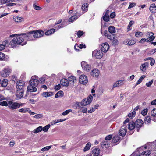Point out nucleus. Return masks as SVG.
Masks as SVG:
<instances>
[{"label": "nucleus", "mask_w": 156, "mask_h": 156, "mask_svg": "<svg viewBox=\"0 0 156 156\" xmlns=\"http://www.w3.org/2000/svg\"><path fill=\"white\" fill-rule=\"evenodd\" d=\"M22 103H19L17 102H13L12 101H9V108L11 110H14L18 108L20 106H22Z\"/></svg>", "instance_id": "f03ea898"}, {"label": "nucleus", "mask_w": 156, "mask_h": 156, "mask_svg": "<svg viewBox=\"0 0 156 156\" xmlns=\"http://www.w3.org/2000/svg\"><path fill=\"white\" fill-rule=\"evenodd\" d=\"M61 88V86L60 84H59L58 85H56L55 87V90L57 91L60 89Z\"/></svg>", "instance_id": "69168bd1"}, {"label": "nucleus", "mask_w": 156, "mask_h": 156, "mask_svg": "<svg viewBox=\"0 0 156 156\" xmlns=\"http://www.w3.org/2000/svg\"><path fill=\"white\" fill-rule=\"evenodd\" d=\"M66 120V119H59L57 120H55V122L54 123V124H55L57 123H59L60 122H62L65 121Z\"/></svg>", "instance_id": "bf43d9fd"}, {"label": "nucleus", "mask_w": 156, "mask_h": 156, "mask_svg": "<svg viewBox=\"0 0 156 156\" xmlns=\"http://www.w3.org/2000/svg\"><path fill=\"white\" fill-rule=\"evenodd\" d=\"M8 41L7 40L4 41H3L2 45H4L5 48V47L8 46Z\"/></svg>", "instance_id": "0e129e2a"}, {"label": "nucleus", "mask_w": 156, "mask_h": 156, "mask_svg": "<svg viewBox=\"0 0 156 156\" xmlns=\"http://www.w3.org/2000/svg\"><path fill=\"white\" fill-rule=\"evenodd\" d=\"M43 117L42 114H39L35 115L34 116V118L36 119L41 118Z\"/></svg>", "instance_id": "e2e57ef3"}, {"label": "nucleus", "mask_w": 156, "mask_h": 156, "mask_svg": "<svg viewBox=\"0 0 156 156\" xmlns=\"http://www.w3.org/2000/svg\"><path fill=\"white\" fill-rule=\"evenodd\" d=\"M88 6V5L87 3H84L82 5L81 9L83 11L86 12L87 10Z\"/></svg>", "instance_id": "58836bf2"}, {"label": "nucleus", "mask_w": 156, "mask_h": 156, "mask_svg": "<svg viewBox=\"0 0 156 156\" xmlns=\"http://www.w3.org/2000/svg\"><path fill=\"white\" fill-rule=\"evenodd\" d=\"M103 55V53L100 50H95L92 52L93 57L97 59L101 58Z\"/></svg>", "instance_id": "6e6552de"}, {"label": "nucleus", "mask_w": 156, "mask_h": 156, "mask_svg": "<svg viewBox=\"0 0 156 156\" xmlns=\"http://www.w3.org/2000/svg\"><path fill=\"white\" fill-rule=\"evenodd\" d=\"M52 92H44L43 93L42 95L44 97H50L53 95Z\"/></svg>", "instance_id": "72a5a7b5"}, {"label": "nucleus", "mask_w": 156, "mask_h": 156, "mask_svg": "<svg viewBox=\"0 0 156 156\" xmlns=\"http://www.w3.org/2000/svg\"><path fill=\"white\" fill-rule=\"evenodd\" d=\"M93 97L90 95L86 98L84 99L81 102V104L83 106H86L90 104L92 101Z\"/></svg>", "instance_id": "39448f33"}, {"label": "nucleus", "mask_w": 156, "mask_h": 156, "mask_svg": "<svg viewBox=\"0 0 156 156\" xmlns=\"http://www.w3.org/2000/svg\"><path fill=\"white\" fill-rule=\"evenodd\" d=\"M151 120V118L150 116H148L146 117L144 119L145 123L146 124H148Z\"/></svg>", "instance_id": "4c0bfd02"}, {"label": "nucleus", "mask_w": 156, "mask_h": 156, "mask_svg": "<svg viewBox=\"0 0 156 156\" xmlns=\"http://www.w3.org/2000/svg\"><path fill=\"white\" fill-rule=\"evenodd\" d=\"M153 80H152L148 83H146V85L148 87H150L151 84L153 83Z\"/></svg>", "instance_id": "4d7b16f0"}, {"label": "nucleus", "mask_w": 156, "mask_h": 156, "mask_svg": "<svg viewBox=\"0 0 156 156\" xmlns=\"http://www.w3.org/2000/svg\"><path fill=\"white\" fill-rule=\"evenodd\" d=\"M147 112V109H144L141 111V113L144 116L146 115Z\"/></svg>", "instance_id": "052dcab7"}, {"label": "nucleus", "mask_w": 156, "mask_h": 156, "mask_svg": "<svg viewBox=\"0 0 156 156\" xmlns=\"http://www.w3.org/2000/svg\"><path fill=\"white\" fill-rule=\"evenodd\" d=\"M91 146V144L90 143L88 142V143L86 145L85 147L83 149V151L84 152H85L87 150H89Z\"/></svg>", "instance_id": "c9c22d12"}, {"label": "nucleus", "mask_w": 156, "mask_h": 156, "mask_svg": "<svg viewBox=\"0 0 156 156\" xmlns=\"http://www.w3.org/2000/svg\"><path fill=\"white\" fill-rule=\"evenodd\" d=\"M143 147H141L137 148L136 150V152L138 151L139 154L136 155V156H149L151 154V151H147L142 152Z\"/></svg>", "instance_id": "7ed1b4c3"}, {"label": "nucleus", "mask_w": 156, "mask_h": 156, "mask_svg": "<svg viewBox=\"0 0 156 156\" xmlns=\"http://www.w3.org/2000/svg\"><path fill=\"white\" fill-rule=\"evenodd\" d=\"M147 39H146L144 38H142L139 41V43H144L145 41L147 42Z\"/></svg>", "instance_id": "338daca9"}, {"label": "nucleus", "mask_w": 156, "mask_h": 156, "mask_svg": "<svg viewBox=\"0 0 156 156\" xmlns=\"http://www.w3.org/2000/svg\"><path fill=\"white\" fill-rule=\"evenodd\" d=\"M109 48V45L107 42L102 44L101 47V51L105 53L106 52L108 51Z\"/></svg>", "instance_id": "ddd939ff"}, {"label": "nucleus", "mask_w": 156, "mask_h": 156, "mask_svg": "<svg viewBox=\"0 0 156 156\" xmlns=\"http://www.w3.org/2000/svg\"><path fill=\"white\" fill-rule=\"evenodd\" d=\"M55 29L54 28H52L46 32L45 34L46 35H51L54 33L55 32Z\"/></svg>", "instance_id": "cd10ccee"}, {"label": "nucleus", "mask_w": 156, "mask_h": 156, "mask_svg": "<svg viewBox=\"0 0 156 156\" xmlns=\"http://www.w3.org/2000/svg\"><path fill=\"white\" fill-rule=\"evenodd\" d=\"M149 10L152 13H155L156 12V6L155 4H152L151 5Z\"/></svg>", "instance_id": "393cba45"}, {"label": "nucleus", "mask_w": 156, "mask_h": 156, "mask_svg": "<svg viewBox=\"0 0 156 156\" xmlns=\"http://www.w3.org/2000/svg\"><path fill=\"white\" fill-rule=\"evenodd\" d=\"M91 75L93 77H98L99 75L98 70L97 69H93L91 72Z\"/></svg>", "instance_id": "412c9836"}, {"label": "nucleus", "mask_w": 156, "mask_h": 156, "mask_svg": "<svg viewBox=\"0 0 156 156\" xmlns=\"http://www.w3.org/2000/svg\"><path fill=\"white\" fill-rule=\"evenodd\" d=\"M8 83V80L6 79L3 80L2 82L1 86L3 87L7 86Z\"/></svg>", "instance_id": "2f4dec72"}, {"label": "nucleus", "mask_w": 156, "mask_h": 156, "mask_svg": "<svg viewBox=\"0 0 156 156\" xmlns=\"http://www.w3.org/2000/svg\"><path fill=\"white\" fill-rule=\"evenodd\" d=\"M108 31L111 34L115 33V28L114 26H110L108 27Z\"/></svg>", "instance_id": "c756f323"}, {"label": "nucleus", "mask_w": 156, "mask_h": 156, "mask_svg": "<svg viewBox=\"0 0 156 156\" xmlns=\"http://www.w3.org/2000/svg\"><path fill=\"white\" fill-rule=\"evenodd\" d=\"M72 111V110L71 109H69L65 111L62 114L63 115H66L68 114L69 112H71Z\"/></svg>", "instance_id": "603ef678"}, {"label": "nucleus", "mask_w": 156, "mask_h": 156, "mask_svg": "<svg viewBox=\"0 0 156 156\" xmlns=\"http://www.w3.org/2000/svg\"><path fill=\"white\" fill-rule=\"evenodd\" d=\"M120 140V137L118 135L115 136L113 138L112 142L115 143L118 142Z\"/></svg>", "instance_id": "c85d7f7f"}, {"label": "nucleus", "mask_w": 156, "mask_h": 156, "mask_svg": "<svg viewBox=\"0 0 156 156\" xmlns=\"http://www.w3.org/2000/svg\"><path fill=\"white\" fill-rule=\"evenodd\" d=\"M136 42V41L134 40L129 39H126L123 41L124 44L129 46L134 44Z\"/></svg>", "instance_id": "dca6fc26"}, {"label": "nucleus", "mask_w": 156, "mask_h": 156, "mask_svg": "<svg viewBox=\"0 0 156 156\" xmlns=\"http://www.w3.org/2000/svg\"><path fill=\"white\" fill-rule=\"evenodd\" d=\"M151 115L152 116H156V109H154L151 111Z\"/></svg>", "instance_id": "6e6d98bb"}, {"label": "nucleus", "mask_w": 156, "mask_h": 156, "mask_svg": "<svg viewBox=\"0 0 156 156\" xmlns=\"http://www.w3.org/2000/svg\"><path fill=\"white\" fill-rule=\"evenodd\" d=\"M79 80L80 83L83 84H85L88 82L87 77L84 75H81L79 78Z\"/></svg>", "instance_id": "9b49d317"}, {"label": "nucleus", "mask_w": 156, "mask_h": 156, "mask_svg": "<svg viewBox=\"0 0 156 156\" xmlns=\"http://www.w3.org/2000/svg\"><path fill=\"white\" fill-rule=\"evenodd\" d=\"M5 58V55L4 53L0 52V60H3Z\"/></svg>", "instance_id": "864d4df0"}, {"label": "nucleus", "mask_w": 156, "mask_h": 156, "mask_svg": "<svg viewBox=\"0 0 156 156\" xmlns=\"http://www.w3.org/2000/svg\"><path fill=\"white\" fill-rule=\"evenodd\" d=\"M143 35V33L141 32L138 31L136 32L135 36L136 37H141Z\"/></svg>", "instance_id": "de8ad7c7"}, {"label": "nucleus", "mask_w": 156, "mask_h": 156, "mask_svg": "<svg viewBox=\"0 0 156 156\" xmlns=\"http://www.w3.org/2000/svg\"><path fill=\"white\" fill-rule=\"evenodd\" d=\"M75 15L70 17L69 19V21L70 22H73L74 21L76 20L80 16L81 14L83 13L82 12L81 14L80 11L78 12V9L75 11Z\"/></svg>", "instance_id": "0eeeda50"}, {"label": "nucleus", "mask_w": 156, "mask_h": 156, "mask_svg": "<svg viewBox=\"0 0 156 156\" xmlns=\"http://www.w3.org/2000/svg\"><path fill=\"white\" fill-rule=\"evenodd\" d=\"M22 18L20 17L15 16L13 17L14 20L17 22H20L21 21Z\"/></svg>", "instance_id": "79ce46f5"}, {"label": "nucleus", "mask_w": 156, "mask_h": 156, "mask_svg": "<svg viewBox=\"0 0 156 156\" xmlns=\"http://www.w3.org/2000/svg\"><path fill=\"white\" fill-rule=\"evenodd\" d=\"M51 125L50 124H48L44 127H42V130L44 132H47L50 128Z\"/></svg>", "instance_id": "37998d69"}, {"label": "nucleus", "mask_w": 156, "mask_h": 156, "mask_svg": "<svg viewBox=\"0 0 156 156\" xmlns=\"http://www.w3.org/2000/svg\"><path fill=\"white\" fill-rule=\"evenodd\" d=\"M64 27V26L62 24H61L59 25L55 26V28H56V29L58 30Z\"/></svg>", "instance_id": "13d9d810"}, {"label": "nucleus", "mask_w": 156, "mask_h": 156, "mask_svg": "<svg viewBox=\"0 0 156 156\" xmlns=\"http://www.w3.org/2000/svg\"><path fill=\"white\" fill-rule=\"evenodd\" d=\"M123 84L124 83H123V80H121L117 81L113 85V88L120 86Z\"/></svg>", "instance_id": "b1692460"}, {"label": "nucleus", "mask_w": 156, "mask_h": 156, "mask_svg": "<svg viewBox=\"0 0 156 156\" xmlns=\"http://www.w3.org/2000/svg\"><path fill=\"white\" fill-rule=\"evenodd\" d=\"M83 34V32L82 31H79L77 33V34L78 37H80Z\"/></svg>", "instance_id": "680f3d73"}, {"label": "nucleus", "mask_w": 156, "mask_h": 156, "mask_svg": "<svg viewBox=\"0 0 156 156\" xmlns=\"http://www.w3.org/2000/svg\"><path fill=\"white\" fill-rule=\"evenodd\" d=\"M127 130L125 125L122 126L119 131V134L122 136H124L126 133Z\"/></svg>", "instance_id": "a211bd4d"}, {"label": "nucleus", "mask_w": 156, "mask_h": 156, "mask_svg": "<svg viewBox=\"0 0 156 156\" xmlns=\"http://www.w3.org/2000/svg\"><path fill=\"white\" fill-rule=\"evenodd\" d=\"M42 126H40L37 128L35 129L32 132L36 134L41 132L42 130Z\"/></svg>", "instance_id": "7c9ffc66"}, {"label": "nucleus", "mask_w": 156, "mask_h": 156, "mask_svg": "<svg viewBox=\"0 0 156 156\" xmlns=\"http://www.w3.org/2000/svg\"><path fill=\"white\" fill-rule=\"evenodd\" d=\"M24 84V81L22 80L17 81L16 84L17 89H23Z\"/></svg>", "instance_id": "aec40b11"}, {"label": "nucleus", "mask_w": 156, "mask_h": 156, "mask_svg": "<svg viewBox=\"0 0 156 156\" xmlns=\"http://www.w3.org/2000/svg\"><path fill=\"white\" fill-rule=\"evenodd\" d=\"M24 90L23 89H17L16 92V95L19 98H21L23 96Z\"/></svg>", "instance_id": "f3484780"}, {"label": "nucleus", "mask_w": 156, "mask_h": 156, "mask_svg": "<svg viewBox=\"0 0 156 156\" xmlns=\"http://www.w3.org/2000/svg\"><path fill=\"white\" fill-rule=\"evenodd\" d=\"M92 153L94 156H98L100 153V150L97 148L94 149L92 151Z\"/></svg>", "instance_id": "a878e982"}, {"label": "nucleus", "mask_w": 156, "mask_h": 156, "mask_svg": "<svg viewBox=\"0 0 156 156\" xmlns=\"http://www.w3.org/2000/svg\"><path fill=\"white\" fill-rule=\"evenodd\" d=\"M0 105L2 106H9V102L7 103L6 101H3L0 102Z\"/></svg>", "instance_id": "a18cd8bd"}, {"label": "nucleus", "mask_w": 156, "mask_h": 156, "mask_svg": "<svg viewBox=\"0 0 156 156\" xmlns=\"http://www.w3.org/2000/svg\"><path fill=\"white\" fill-rule=\"evenodd\" d=\"M60 83L63 86H67L69 84L68 80L66 79H62L60 81Z\"/></svg>", "instance_id": "5701e85b"}, {"label": "nucleus", "mask_w": 156, "mask_h": 156, "mask_svg": "<svg viewBox=\"0 0 156 156\" xmlns=\"http://www.w3.org/2000/svg\"><path fill=\"white\" fill-rule=\"evenodd\" d=\"M29 85L27 87V91L30 92H35L37 91V89L36 87L34 85L29 84Z\"/></svg>", "instance_id": "6ab92c4d"}, {"label": "nucleus", "mask_w": 156, "mask_h": 156, "mask_svg": "<svg viewBox=\"0 0 156 156\" xmlns=\"http://www.w3.org/2000/svg\"><path fill=\"white\" fill-rule=\"evenodd\" d=\"M81 66L83 69L86 72H89L91 69V65L88 64L86 62H82Z\"/></svg>", "instance_id": "423d86ee"}, {"label": "nucleus", "mask_w": 156, "mask_h": 156, "mask_svg": "<svg viewBox=\"0 0 156 156\" xmlns=\"http://www.w3.org/2000/svg\"><path fill=\"white\" fill-rule=\"evenodd\" d=\"M33 7L34 9L37 10H39L41 9V8L38 6H37L35 4H33Z\"/></svg>", "instance_id": "8fccbe9b"}, {"label": "nucleus", "mask_w": 156, "mask_h": 156, "mask_svg": "<svg viewBox=\"0 0 156 156\" xmlns=\"http://www.w3.org/2000/svg\"><path fill=\"white\" fill-rule=\"evenodd\" d=\"M136 115V112L135 111H133L132 112L129 113L128 116L130 118L132 119Z\"/></svg>", "instance_id": "c03bdc74"}, {"label": "nucleus", "mask_w": 156, "mask_h": 156, "mask_svg": "<svg viewBox=\"0 0 156 156\" xmlns=\"http://www.w3.org/2000/svg\"><path fill=\"white\" fill-rule=\"evenodd\" d=\"M144 124V122L141 119H138L135 122L136 128L137 129V131H139V129Z\"/></svg>", "instance_id": "f8f14e48"}, {"label": "nucleus", "mask_w": 156, "mask_h": 156, "mask_svg": "<svg viewBox=\"0 0 156 156\" xmlns=\"http://www.w3.org/2000/svg\"><path fill=\"white\" fill-rule=\"evenodd\" d=\"M145 76L144 75H142L139 79L138 80L135 86H136L140 84L142 81L143 79L145 78Z\"/></svg>", "instance_id": "e433bc0d"}, {"label": "nucleus", "mask_w": 156, "mask_h": 156, "mask_svg": "<svg viewBox=\"0 0 156 156\" xmlns=\"http://www.w3.org/2000/svg\"><path fill=\"white\" fill-rule=\"evenodd\" d=\"M108 144L109 143L108 141L105 140L101 142V145L103 148L104 147H107V146Z\"/></svg>", "instance_id": "a19ab883"}, {"label": "nucleus", "mask_w": 156, "mask_h": 156, "mask_svg": "<svg viewBox=\"0 0 156 156\" xmlns=\"http://www.w3.org/2000/svg\"><path fill=\"white\" fill-rule=\"evenodd\" d=\"M103 20L105 22H108L109 21V15L104 14L103 17Z\"/></svg>", "instance_id": "ea45409f"}, {"label": "nucleus", "mask_w": 156, "mask_h": 156, "mask_svg": "<svg viewBox=\"0 0 156 156\" xmlns=\"http://www.w3.org/2000/svg\"><path fill=\"white\" fill-rule=\"evenodd\" d=\"M22 36V34H17L16 37H14L11 41L9 44L12 47L15 46L16 45L20 44L23 42V38L21 36Z\"/></svg>", "instance_id": "f257e3e1"}, {"label": "nucleus", "mask_w": 156, "mask_h": 156, "mask_svg": "<svg viewBox=\"0 0 156 156\" xmlns=\"http://www.w3.org/2000/svg\"><path fill=\"white\" fill-rule=\"evenodd\" d=\"M149 66V63L148 62L141 64L140 67V70L143 72H145L147 69L148 67Z\"/></svg>", "instance_id": "2eb2a0df"}, {"label": "nucleus", "mask_w": 156, "mask_h": 156, "mask_svg": "<svg viewBox=\"0 0 156 156\" xmlns=\"http://www.w3.org/2000/svg\"><path fill=\"white\" fill-rule=\"evenodd\" d=\"M63 95L64 93L62 91H59L55 94V98H56L61 96H62Z\"/></svg>", "instance_id": "473e14b6"}, {"label": "nucleus", "mask_w": 156, "mask_h": 156, "mask_svg": "<svg viewBox=\"0 0 156 156\" xmlns=\"http://www.w3.org/2000/svg\"><path fill=\"white\" fill-rule=\"evenodd\" d=\"M51 147V146H46L44 147L41 149V151H42L44 152L46 151H48L49 149H50Z\"/></svg>", "instance_id": "49530a36"}, {"label": "nucleus", "mask_w": 156, "mask_h": 156, "mask_svg": "<svg viewBox=\"0 0 156 156\" xmlns=\"http://www.w3.org/2000/svg\"><path fill=\"white\" fill-rule=\"evenodd\" d=\"M29 108H23L19 110V112L21 113H26L28 112Z\"/></svg>", "instance_id": "f704fd0d"}, {"label": "nucleus", "mask_w": 156, "mask_h": 156, "mask_svg": "<svg viewBox=\"0 0 156 156\" xmlns=\"http://www.w3.org/2000/svg\"><path fill=\"white\" fill-rule=\"evenodd\" d=\"M76 80V78L74 76H71L68 78V80L69 81V83H73L75 82Z\"/></svg>", "instance_id": "bb28decb"}, {"label": "nucleus", "mask_w": 156, "mask_h": 156, "mask_svg": "<svg viewBox=\"0 0 156 156\" xmlns=\"http://www.w3.org/2000/svg\"><path fill=\"white\" fill-rule=\"evenodd\" d=\"M135 128H136L135 122L132 121L129 123L128 128L129 130H132Z\"/></svg>", "instance_id": "4be33fe9"}, {"label": "nucleus", "mask_w": 156, "mask_h": 156, "mask_svg": "<svg viewBox=\"0 0 156 156\" xmlns=\"http://www.w3.org/2000/svg\"><path fill=\"white\" fill-rule=\"evenodd\" d=\"M10 72V69L9 68H4L1 71V76L4 77H7L9 75Z\"/></svg>", "instance_id": "4468645a"}, {"label": "nucleus", "mask_w": 156, "mask_h": 156, "mask_svg": "<svg viewBox=\"0 0 156 156\" xmlns=\"http://www.w3.org/2000/svg\"><path fill=\"white\" fill-rule=\"evenodd\" d=\"M112 135H109L107 136L105 138V139L106 140H110L111 139V138H112Z\"/></svg>", "instance_id": "774afa93"}, {"label": "nucleus", "mask_w": 156, "mask_h": 156, "mask_svg": "<svg viewBox=\"0 0 156 156\" xmlns=\"http://www.w3.org/2000/svg\"><path fill=\"white\" fill-rule=\"evenodd\" d=\"M39 83L38 77L36 76H32L29 82V84H30L35 87H37Z\"/></svg>", "instance_id": "20e7f679"}, {"label": "nucleus", "mask_w": 156, "mask_h": 156, "mask_svg": "<svg viewBox=\"0 0 156 156\" xmlns=\"http://www.w3.org/2000/svg\"><path fill=\"white\" fill-rule=\"evenodd\" d=\"M155 38V37L154 36H150V37L147 38V42H149L153 41Z\"/></svg>", "instance_id": "3c124183"}, {"label": "nucleus", "mask_w": 156, "mask_h": 156, "mask_svg": "<svg viewBox=\"0 0 156 156\" xmlns=\"http://www.w3.org/2000/svg\"><path fill=\"white\" fill-rule=\"evenodd\" d=\"M34 32L33 33V37L34 38H39L42 37L44 34V32L41 30H33Z\"/></svg>", "instance_id": "1a4fd4ad"}, {"label": "nucleus", "mask_w": 156, "mask_h": 156, "mask_svg": "<svg viewBox=\"0 0 156 156\" xmlns=\"http://www.w3.org/2000/svg\"><path fill=\"white\" fill-rule=\"evenodd\" d=\"M134 23V22L133 21H131L128 25V31L130 30L131 28H130V27L133 25Z\"/></svg>", "instance_id": "09e8293b"}, {"label": "nucleus", "mask_w": 156, "mask_h": 156, "mask_svg": "<svg viewBox=\"0 0 156 156\" xmlns=\"http://www.w3.org/2000/svg\"><path fill=\"white\" fill-rule=\"evenodd\" d=\"M76 105V108H83V105L81 104V102L80 103H76L75 104Z\"/></svg>", "instance_id": "5fc2aeb1"}, {"label": "nucleus", "mask_w": 156, "mask_h": 156, "mask_svg": "<svg viewBox=\"0 0 156 156\" xmlns=\"http://www.w3.org/2000/svg\"><path fill=\"white\" fill-rule=\"evenodd\" d=\"M34 32V31H31L27 34H22V36H23V37L27 40H32L33 39V36Z\"/></svg>", "instance_id": "9d476101"}]
</instances>
